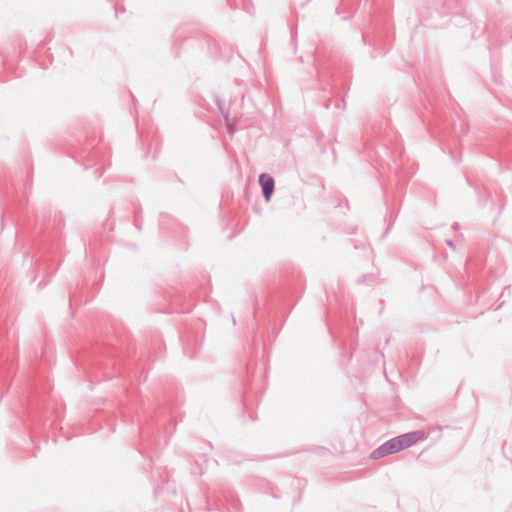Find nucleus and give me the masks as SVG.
<instances>
[{
  "mask_svg": "<svg viewBox=\"0 0 512 512\" xmlns=\"http://www.w3.org/2000/svg\"><path fill=\"white\" fill-rule=\"evenodd\" d=\"M400 451H402V449H401L399 440H398L397 437H394V438L386 441L385 443H383L376 450H374L371 453V458L377 460V459H380L382 457L398 453Z\"/></svg>",
  "mask_w": 512,
  "mask_h": 512,
  "instance_id": "obj_1",
  "label": "nucleus"
},
{
  "mask_svg": "<svg viewBox=\"0 0 512 512\" xmlns=\"http://www.w3.org/2000/svg\"><path fill=\"white\" fill-rule=\"evenodd\" d=\"M401 449H407L417 442L423 440L426 438V435L423 431H414L406 434H402L397 436Z\"/></svg>",
  "mask_w": 512,
  "mask_h": 512,
  "instance_id": "obj_2",
  "label": "nucleus"
},
{
  "mask_svg": "<svg viewBox=\"0 0 512 512\" xmlns=\"http://www.w3.org/2000/svg\"><path fill=\"white\" fill-rule=\"evenodd\" d=\"M259 183L261 185L265 200L267 202L270 201L274 191L273 178L270 175L263 173L259 176Z\"/></svg>",
  "mask_w": 512,
  "mask_h": 512,
  "instance_id": "obj_3",
  "label": "nucleus"
}]
</instances>
